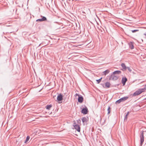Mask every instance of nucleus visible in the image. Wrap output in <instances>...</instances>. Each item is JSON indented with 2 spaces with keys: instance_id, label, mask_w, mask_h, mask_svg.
Masks as SVG:
<instances>
[{
  "instance_id": "obj_23",
  "label": "nucleus",
  "mask_w": 146,
  "mask_h": 146,
  "mask_svg": "<svg viewBox=\"0 0 146 146\" xmlns=\"http://www.w3.org/2000/svg\"><path fill=\"white\" fill-rule=\"evenodd\" d=\"M77 123L78 124L80 123H81V120L80 119H78L77 120Z\"/></svg>"
},
{
  "instance_id": "obj_24",
  "label": "nucleus",
  "mask_w": 146,
  "mask_h": 146,
  "mask_svg": "<svg viewBox=\"0 0 146 146\" xmlns=\"http://www.w3.org/2000/svg\"><path fill=\"white\" fill-rule=\"evenodd\" d=\"M139 30H132L131 31L132 33H135L137 31H138Z\"/></svg>"
},
{
  "instance_id": "obj_4",
  "label": "nucleus",
  "mask_w": 146,
  "mask_h": 146,
  "mask_svg": "<svg viewBox=\"0 0 146 146\" xmlns=\"http://www.w3.org/2000/svg\"><path fill=\"white\" fill-rule=\"evenodd\" d=\"M75 95L76 96H78V102L80 103H82L83 100V97L78 94H76Z\"/></svg>"
},
{
  "instance_id": "obj_15",
  "label": "nucleus",
  "mask_w": 146,
  "mask_h": 146,
  "mask_svg": "<svg viewBox=\"0 0 146 146\" xmlns=\"http://www.w3.org/2000/svg\"><path fill=\"white\" fill-rule=\"evenodd\" d=\"M129 47L131 49H132L134 48V46L132 43L131 42L129 44Z\"/></svg>"
},
{
  "instance_id": "obj_7",
  "label": "nucleus",
  "mask_w": 146,
  "mask_h": 146,
  "mask_svg": "<svg viewBox=\"0 0 146 146\" xmlns=\"http://www.w3.org/2000/svg\"><path fill=\"white\" fill-rule=\"evenodd\" d=\"M82 120L84 125H85L86 124L87 121V118L85 117H83L82 118Z\"/></svg>"
},
{
  "instance_id": "obj_29",
  "label": "nucleus",
  "mask_w": 146,
  "mask_h": 146,
  "mask_svg": "<svg viewBox=\"0 0 146 146\" xmlns=\"http://www.w3.org/2000/svg\"><path fill=\"white\" fill-rule=\"evenodd\" d=\"M144 100H146V98L144 99Z\"/></svg>"
},
{
  "instance_id": "obj_20",
  "label": "nucleus",
  "mask_w": 146,
  "mask_h": 146,
  "mask_svg": "<svg viewBox=\"0 0 146 146\" xmlns=\"http://www.w3.org/2000/svg\"><path fill=\"white\" fill-rule=\"evenodd\" d=\"M102 79V78L101 77L100 79H99L98 80H96V82H97V83L99 84L100 82H101Z\"/></svg>"
},
{
  "instance_id": "obj_26",
  "label": "nucleus",
  "mask_w": 146,
  "mask_h": 146,
  "mask_svg": "<svg viewBox=\"0 0 146 146\" xmlns=\"http://www.w3.org/2000/svg\"><path fill=\"white\" fill-rule=\"evenodd\" d=\"M127 70L130 72H131V69H130V68L129 67H127Z\"/></svg>"
},
{
  "instance_id": "obj_27",
  "label": "nucleus",
  "mask_w": 146,
  "mask_h": 146,
  "mask_svg": "<svg viewBox=\"0 0 146 146\" xmlns=\"http://www.w3.org/2000/svg\"><path fill=\"white\" fill-rule=\"evenodd\" d=\"M48 113H49V114H50H50H52V112H50V113H49V112Z\"/></svg>"
},
{
  "instance_id": "obj_8",
  "label": "nucleus",
  "mask_w": 146,
  "mask_h": 146,
  "mask_svg": "<svg viewBox=\"0 0 146 146\" xmlns=\"http://www.w3.org/2000/svg\"><path fill=\"white\" fill-rule=\"evenodd\" d=\"M63 96L61 94H59L57 96V100L58 101H60L62 100Z\"/></svg>"
},
{
  "instance_id": "obj_19",
  "label": "nucleus",
  "mask_w": 146,
  "mask_h": 146,
  "mask_svg": "<svg viewBox=\"0 0 146 146\" xmlns=\"http://www.w3.org/2000/svg\"><path fill=\"white\" fill-rule=\"evenodd\" d=\"M29 139H30V137H29V136H27V138H26V140H25V141L24 143H27V141H28L29 140Z\"/></svg>"
},
{
  "instance_id": "obj_16",
  "label": "nucleus",
  "mask_w": 146,
  "mask_h": 146,
  "mask_svg": "<svg viewBox=\"0 0 146 146\" xmlns=\"http://www.w3.org/2000/svg\"><path fill=\"white\" fill-rule=\"evenodd\" d=\"M129 111L128 112L127 114H126L125 116L124 117V120H127V116L129 115Z\"/></svg>"
},
{
  "instance_id": "obj_17",
  "label": "nucleus",
  "mask_w": 146,
  "mask_h": 146,
  "mask_svg": "<svg viewBox=\"0 0 146 146\" xmlns=\"http://www.w3.org/2000/svg\"><path fill=\"white\" fill-rule=\"evenodd\" d=\"M51 107L52 105H47L46 106V108L47 110H49Z\"/></svg>"
},
{
  "instance_id": "obj_6",
  "label": "nucleus",
  "mask_w": 146,
  "mask_h": 146,
  "mask_svg": "<svg viewBox=\"0 0 146 146\" xmlns=\"http://www.w3.org/2000/svg\"><path fill=\"white\" fill-rule=\"evenodd\" d=\"M88 111V110L87 108L86 107L84 108H83L82 110V113L84 114H86Z\"/></svg>"
},
{
  "instance_id": "obj_11",
  "label": "nucleus",
  "mask_w": 146,
  "mask_h": 146,
  "mask_svg": "<svg viewBox=\"0 0 146 146\" xmlns=\"http://www.w3.org/2000/svg\"><path fill=\"white\" fill-rule=\"evenodd\" d=\"M121 73V72L119 70H116L114 71L113 72V74H120Z\"/></svg>"
},
{
  "instance_id": "obj_5",
  "label": "nucleus",
  "mask_w": 146,
  "mask_h": 146,
  "mask_svg": "<svg viewBox=\"0 0 146 146\" xmlns=\"http://www.w3.org/2000/svg\"><path fill=\"white\" fill-rule=\"evenodd\" d=\"M115 74H112L110 78V80H115L118 78V76H117L114 75Z\"/></svg>"
},
{
  "instance_id": "obj_9",
  "label": "nucleus",
  "mask_w": 146,
  "mask_h": 146,
  "mask_svg": "<svg viewBox=\"0 0 146 146\" xmlns=\"http://www.w3.org/2000/svg\"><path fill=\"white\" fill-rule=\"evenodd\" d=\"M127 80V78L125 77H123L122 79V83L123 85H124L125 84Z\"/></svg>"
},
{
  "instance_id": "obj_18",
  "label": "nucleus",
  "mask_w": 146,
  "mask_h": 146,
  "mask_svg": "<svg viewBox=\"0 0 146 146\" xmlns=\"http://www.w3.org/2000/svg\"><path fill=\"white\" fill-rule=\"evenodd\" d=\"M41 17H42V18H41V19H42V21H46L47 19L45 17H44V16H41Z\"/></svg>"
},
{
  "instance_id": "obj_25",
  "label": "nucleus",
  "mask_w": 146,
  "mask_h": 146,
  "mask_svg": "<svg viewBox=\"0 0 146 146\" xmlns=\"http://www.w3.org/2000/svg\"><path fill=\"white\" fill-rule=\"evenodd\" d=\"M36 21H42L41 19H38L36 20Z\"/></svg>"
},
{
  "instance_id": "obj_21",
  "label": "nucleus",
  "mask_w": 146,
  "mask_h": 146,
  "mask_svg": "<svg viewBox=\"0 0 146 146\" xmlns=\"http://www.w3.org/2000/svg\"><path fill=\"white\" fill-rule=\"evenodd\" d=\"M122 102V101L120 99L119 100H117L116 102V104H119V103H120L121 102Z\"/></svg>"
},
{
  "instance_id": "obj_13",
  "label": "nucleus",
  "mask_w": 146,
  "mask_h": 146,
  "mask_svg": "<svg viewBox=\"0 0 146 146\" xmlns=\"http://www.w3.org/2000/svg\"><path fill=\"white\" fill-rule=\"evenodd\" d=\"M105 85L106 87L109 88L110 87V82H107L106 83Z\"/></svg>"
},
{
  "instance_id": "obj_28",
  "label": "nucleus",
  "mask_w": 146,
  "mask_h": 146,
  "mask_svg": "<svg viewBox=\"0 0 146 146\" xmlns=\"http://www.w3.org/2000/svg\"><path fill=\"white\" fill-rule=\"evenodd\" d=\"M144 35L146 36V33L144 34Z\"/></svg>"
},
{
  "instance_id": "obj_22",
  "label": "nucleus",
  "mask_w": 146,
  "mask_h": 146,
  "mask_svg": "<svg viewBox=\"0 0 146 146\" xmlns=\"http://www.w3.org/2000/svg\"><path fill=\"white\" fill-rule=\"evenodd\" d=\"M108 113H110V108L109 107L108 109Z\"/></svg>"
},
{
  "instance_id": "obj_3",
  "label": "nucleus",
  "mask_w": 146,
  "mask_h": 146,
  "mask_svg": "<svg viewBox=\"0 0 146 146\" xmlns=\"http://www.w3.org/2000/svg\"><path fill=\"white\" fill-rule=\"evenodd\" d=\"M73 125L75 129L77 130L79 132L80 131V127L79 125H78V124H76V123L75 122L74 123Z\"/></svg>"
},
{
  "instance_id": "obj_10",
  "label": "nucleus",
  "mask_w": 146,
  "mask_h": 146,
  "mask_svg": "<svg viewBox=\"0 0 146 146\" xmlns=\"http://www.w3.org/2000/svg\"><path fill=\"white\" fill-rule=\"evenodd\" d=\"M128 98V97H124L120 98V99L122 102L126 100Z\"/></svg>"
},
{
  "instance_id": "obj_14",
  "label": "nucleus",
  "mask_w": 146,
  "mask_h": 146,
  "mask_svg": "<svg viewBox=\"0 0 146 146\" xmlns=\"http://www.w3.org/2000/svg\"><path fill=\"white\" fill-rule=\"evenodd\" d=\"M109 70H107L103 72V73L104 74L105 76L106 75L109 73Z\"/></svg>"
},
{
  "instance_id": "obj_12",
  "label": "nucleus",
  "mask_w": 146,
  "mask_h": 146,
  "mask_svg": "<svg viewBox=\"0 0 146 146\" xmlns=\"http://www.w3.org/2000/svg\"><path fill=\"white\" fill-rule=\"evenodd\" d=\"M121 66L123 69L125 70L127 69V67L126 66L125 64L124 63H122L121 64Z\"/></svg>"
},
{
  "instance_id": "obj_2",
  "label": "nucleus",
  "mask_w": 146,
  "mask_h": 146,
  "mask_svg": "<svg viewBox=\"0 0 146 146\" xmlns=\"http://www.w3.org/2000/svg\"><path fill=\"white\" fill-rule=\"evenodd\" d=\"M140 141H141V145H142V144L144 141V135H143V131H142L141 132V135L140 136Z\"/></svg>"
},
{
  "instance_id": "obj_1",
  "label": "nucleus",
  "mask_w": 146,
  "mask_h": 146,
  "mask_svg": "<svg viewBox=\"0 0 146 146\" xmlns=\"http://www.w3.org/2000/svg\"><path fill=\"white\" fill-rule=\"evenodd\" d=\"M145 91V89L141 88L139 89L138 90L135 91L133 94V96H137L142 92H143Z\"/></svg>"
}]
</instances>
